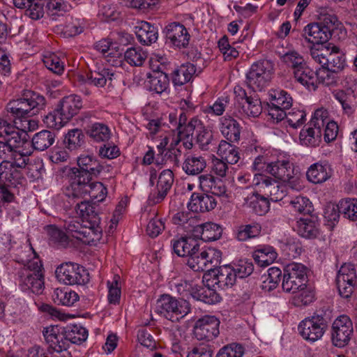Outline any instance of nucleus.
Returning <instances> with one entry per match:
<instances>
[{
  "label": "nucleus",
  "mask_w": 357,
  "mask_h": 357,
  "mask_svg": "<svg viewBox=\"0 0 357 357\" xmlns=\"http://www.w3.org/2000/svg\"><path fill=\"white\" fill-rule=\"evenodd\" d=\"M77 220L66 221L63 228L69 235L84 244H89V202L83 201L77 204Z\"/></svg>",
  "instance_id": "20e7f679"
},
{
  "label": "nucleus",
  "mask_w": 357,
  "mask_h": 357,
  "mask_svg": "<svg viewBox=\"0 0 357 357\" xmlns=\"http://www.w3.org/2000/svg\"><path fill=\"white\" fill-rule=\"evenodd\" d=\"M328 120V111L318 109L306 128L301 130L299 135L301 144L307 146L316 147L321 142L322 128Z\"/></svg>",
  "instance_id": "0eeeda50"
},
{
  "label": "nucleus",
  "mask_w": 357,
  "mask_h": 357,
  "mask_svg": "<svg viewBox=\"0 0 357 357\" xmlns=\"http://www.w3.org/2000/svg\"><path fill=\"white\" fill-rule=\"evenodd\" d=\"M335 97L341 104L344 112L347 114H353L355 105L353 103L354 96L351 94H347L343 91H340L335 93Z\"/></svg>",
  "instance_id": "0e129e2a"
},
{
  "label": "nucleus",
  "mask_w": 357,
  "mask_h": 357,
  "mask_svg": "<svg viewBox=\"0 0 357 357\" xmlns=\"http://www.w3.org/2000/svg\"><path fill=\"white\" fill-rule=\"evenodd\" d=\"M174 252L179 257H192V252L198 248V241L192 237L181 236L171 241Z\"/></svg>",
  "instance_id": "a878e982"
},
{
  "label": "nucleus",
  "mask_w": 357,
  "mask_h": 357,
  "mask_svg": "<svg viewBox=\"0 0 357 357\" xmlns=\"http://www.w3.org/2000/svg\"><path fill=\"white\" fill-rule=\"evenodd\" d=\"M340 211L348 219L357 220V199L347 198L339 202Z\"/></svg>",
  "instance_id": "5fc2aeb1"
},
{
  "label": "nucleus",
  "mask_w": 357,
  "mask_h": 357,
  "mask_svg": "<svg viewBox=\"0 0 357 357\" xmlns=\"http://www.w3.org/2000/svg\"><path fill=\"white\" fill-rule=\"evenodd\" d=\"M196 73V67L191 63H185L175 69L172 74L174 85L182 86L189 82Z\"/></svg>",
  "instance_id": "4c0bfd02"
},
{
  "label": "nucleus",
  "mask_w": 357,
  "mask_h": 357,
  "mask_svg": "<svg viewBox=\"0 0 357 357\" xmlns=\"http://www.w3.org/2000/svg\"><path fill=\"white\" fill-rule=\"evenodd\" d=\"M36 125L34 121L24 120L22 128H19L15 132L11 133L8 138H5L6 141L11 145V146L16 151H20V153H27V157L31 154L29 151H24V146L28 143V134L27 130H31V124Z\"/></svg>",
  "instance_id": "4be33fe9"
},
{
  "label": "nucleus",
  "mask_w": 357,
  "mask_h": 357,
  "mask_svg": "<svg viewBox=\"0 0 357 357\" xmlns=\"http://www.w3.org/2000/svg\"><path fill=\"white\" fill-rule=\"evenodd\" d=\"M206 166V160L202 156L188 155L183 164V169L188 175H198Z\"/></svg>",
  "instance_id": "a19ab883"
},
{
  "label": "nucleus",
  "mask_w": 357,
  "mask_h": 357,
  "mask_svg": "<svg viewBox=\"0 0 357 357\" xmlns=\"http://www.w3.org/2000/svg\"><path fill=\"white\" fill-rule=\"evenodd\" d=\"M114 74L109 69H101V71H91V83L98 87L104 86L107 80H112Z\"/></svg>",
  "instance_id": "69168bd1"
},
{
  "label": "nucleus",
  "mask_w": 357,
  "mask_h": 357,
  "mask_svg": "<svg viewBox=\"0 0 357 357\" xmlns=\"http://www.w3.org/2000/svg\"><path fill=\"white\" fill-rule=\"evenodd\" d=\"M46 8L48 15L56 20L57 17L63 16L68 13L72 6L64 0H49Z\"/></svg>",
  "instance_id": "de8ad7c7"
},
{
  "label": "nucleus",
  "mask_w": 357,
  "mask_h": 357,
  "mask_svg": "<svg viewBox=\"0 0 357 357\" xmlns=\"http://www.w3.org/2000/svg\"><path fill=\"white\" fill-rule=\"evenodd\" d=\"M222 253L215 248L200 249L199 245L192 257L188 258L187 264L195 271L215 272L221 261Z\"/></svg>",
  "instance_id": "6e6552de"
},
{
  "label": "nucleus",
  "mask_w": 357,
  "mask_h": 357,
  "mask_svg": "<svg viewBox=\"0 0 357 357\" xmlns=\"http://www.w3.org/2000/svg\"><path fill=\"white\" fill-rule=\"evenodd\" d=\"M327 59L326 68L328 70L339 72L345 66V57L340 49L335 45L331 46Z\"/></svg>",
  "instance_id": "c03bdc74"
},
{
  "label": "nucleus",
  "mask_w": 357,
  "mask_h": 357,
  "mask_svg": "<svg viewBox=\"0 0 357 357\" xmlns=\"http://www.w3.org/2000/svg\"><path fill=\"white\" fill-rule=\"evenodd\" d=\"M14 162L2 161L0 163V182L4 184L16 185L22 174Z\"/></svg>",
  "instance_id": "2f4dec72"
},
{
  "label": "nucleus",
  "mask_w": 357,
  "mask_h": 357,
  "mask_svg": "<svg viewBox=\"0 0 357 357\" xmlns=\"http://www.w3.org/2000/svg\"><path fill=\"white\" fill-rule=\"evenodd\" d=\"M149 89L157 93H162L168 89L169 79L168 75L160 70L153 71L148 75Z\"/></svg>",
  "instance_id": "c9c22d12"
},
{
  "label": "nucleus",
  "mask_w": 357,
  "mask_h": 357,
  "mask_svg": "<svg viewBox=\"0 0 357 357\" xmlns=\"http://www.w3.org/2000/svg\"><path fill=\"white\" fill-rule=\"evenodd\" d=\"M45 66L50 70L56 75H61L64 71V64L60 58L54 54L45 56L43 59Z\"/></svg>",
  "instance_id": "680f3d73"
},
{
  "label": "nucleus",
  "mask_w": 357,
  "mask_h": 357,
  "mask_svg": "<svg viewBox=\"0 0 357 357\" xmlns=\"http://www.w3.org/2000/svg\"><path fill=\"white\" fill-rule=\"evenodd\" d=\"M307 267L300 263H291L284 269L282 289L288 293L295 294L306 287Z\"/></svg>",
  "instance_id": "9b49d317"
},
{
  "label": "nucleus",
  "mask_w": 357,
  "mask_h": 357,
  "mask_svg": "<svg viewBox=\"0 0 357 357\" xmlns=\"http://www.w3.org/2000/svg\"><path fill=\"white\" fill-rule=\"evenodd\" d=\"M52 301L56 305L71 307L79 301V295L73 290L67 288H56L54 290Z\"/></svg>",
  "instance_id": "f704fd0d"
},
{
  "label": "nucleus",
  "mask_w": 357,
  "mask_h": 357,
  "mask_svg": "<svg viewBox=\"0 0 357 357\" xmlns=\"http://www.w3.org/2000/svg\"><path fill=\"white\" fill-rule=\"evenodd\" d=\"M234 93L239 99L245 100L242 103V109L247 116L257 117L261 113V102L257 94L248 96L245 91L239 86L234 88Z\"/></svg>",
  "instance_id": "412c9836"
},
{
  "label": "nucleus",
  "mask_w": 357,
  "mask_h": 357,
  "mask_svg": "<svg viewBox=\"0 0 357 357\" xmlns=\"http://www.w3.org/2000/svg\"><path fill=\"white\" fill-rule=\"evenodd\" d=\"M112 136L109 128L102 123H94L91 126V140L96 143H106Z\"/></svg>",
  "instance_id": "a18cd8bd"
},
{
  "label": "nucleus",
  "mask_w": 357,
  "mask_h": 357,
  "mask_svg": "<svg viewBox=\"0 0 357 357\" xmlns=\"http://www.w3.org/2000/svg\"><path fill=\"white\" fill-rule=\"evenodd\" d=\"M331 43L328 45H313L310 48V55L314 62L318 63L321 65V68H326V63H328V56L331 49Z\"/></svg>",
  "instance_id": "8fccbe9b"
},
{
  "label": "nucleus",
  "mask_w": 357,
  "mask_h": 357,
  "mask_svg": "<svg viewBox=\"0 0 357 357\" xmlns=\"http://www.w3.org/2000/svg\"><path fill=\"white\" fill-rule=\"evenodd\" d=\"M332 175V169L327 162L314 163L306 172L307 180L312 183H321L327 181Z\"/></svg>",
  "instance_id": "c756f323"
},
{
  "label": "nucleus",
  "mask_w": 357,
  "mask_h": 357,
  "mask_svg": "<svg viewBox=\"0 0 357 357\" xmlns=\"http://www.w3.org/2000/svg\"><path fill=\"white\" fill-rule=\"evenodd\" d=\"M57 331L54 328L50 331H43V335L46 342L52 349L50 351L49 357H72L67 350L68 344L62 340L61 336L56 337Z\"/></svg>",
  "instance_id": "aec40b11"
},
{
  "label": "nucleus",
  "mask_w": 357,
  "mask_h": 357,
  "mask_svg": "<svg viewBox=\"0 0 357 357\" xmlns=\"http://www.w3.org/2000/svg\"><path fill=\"white\" fill-rule=\"evenodd\" d=\"M266 172L275 178L287 183L291 189L299 190L302 188L299 177L294 172V165L288 160H278L268 163L266 167Z\"/></svg>",
  "instance_id": "f8f14e48"
},
{
  "label": "nucleus",
  "mask_w": 357,
  "mask_h": 357,
  "mask_svg": "<svg viewBox=\"0 0 357 357\" xmlns=\"http://www.w3.org/2000/svg\"><path fill=\"white\" fill-rule=\"evenodd\" d=\"M56 134L47 130H43L36 133L32 138V145L34 149L45 151L55 142Z\"/></svg>",
  "instance_id": "58836bf2"
},
{
  "label": "nucleus",
  "mask_w": 357,
  "mask_h": 357,
  "mask_svg": "<svg viewBox=\"0 0 357 357\" xmlns=\"http://www.w3.org/2000/svg\"><path fill=\"white\" fill-rule=\"evenodd\" d=\"M283 61L292 69V73L296 71V69H301L306 64L303 57L295 51H291L284 54Z\"/></svg>",
  "instance_id": "4d7b16f0"
},
{
  "label": "nucleus",
  "mask_w": 357,
  "mask_h": 357,
  "mask_svg": "<svg viewBox=\"0 0 357 357\" xmlns=\"http://www.w3.org/2000/svg\"><path fill=\"white\" fill-rule=\"evenodd\" d=\"M261 232V226L257 223L241 225L237 229L236 238L239 241H245L257 237Z\"/></svg>",
  "instance_id": "3c124183"
},
{
  "label": "nucleus",
  "mask_w": 357,
  "mask_h": 357,
  "mask_svg": "<svg viewBox=\"0 0 357 357\" xmlns=\"http://www.w3.org/2000/svg\"><path fill=\"white\" fill-rule=\"evenodd\" d=\"M147 58V53L140 47L128 48L124 52L125 61L132 66H142Z\"/></svg>",
  "instance_id": "49530a36"
},
{
  "label": "nucleus",
  "mask_w": 357,
  "mask_h": 357,
  "mask_svg": "<svg viewBox=\"0 0 357 357\" xmlns=\"http://www.w3.org/2000/svg\"><path fill=\"white\" fill-rule=\"evenodd\" d=\"M107 190L100 182H91V246L96 245L102 239V227L98 211H95L94 206L105 200Z\"/></svg>",
  "instance_id": "423d86ee"
},
{
  "label": "nucleus",
  "mask_w": 357,
  "mask_h": 357,
  "mask_svg": "<svg viewBox=\"0 0 357 357\" xmlns=\"http://www.w3.org/2000/svg\"><path fill=\"white\" fill-rule=\"evenodd\" d=\"M303 37L314 45H321L326 43L331 37L319 24L310 23L305 26L302 33Z\"/></svg>",
  "instance_id": "393cba45"
},
{
  "label": "nucleus",
  "mask_w": 357,
  "mask_h": 357,
  "mask_svg": "<svg viewBox=\"0 0 357 357\" xmlns=\"http://www.w3.org/2000/svg\"><path fill=\"white\" fill-rule=\"evenodd\" d=\"M199 186L203 192L218 197L226 193V187L220 179L215 178L211 174H202L199 177Z\"/></svg>",
  "instance_id": "c85d7f7f"
},
{
  "label": "nucleus",
  "mask_w": 357,
  "mask_h": 357,
  "mask_svg": "<svg viewBox=\"0 0 357 357\" xmlns=\"http://www.w3.org/2000/svg\"><path fill=\"white\" fill-rule=\"evenodd\" d=\"M252 183L260 192L272 202L280 201L286 196L285 186L267 175L255 174Z\"/></svg>",
  "instance_id": "ddd939ff"
},
{
  "label": "nucleus",
  "mask_w": 357,
  "mask_h": 357,
  "mask_svg": "<svg viewBox=\"0 0 357 357\" xmlns=\"http://www.w3.org/2000/svg\"><path fill=\"white\" fill-rule=\"evenodd\" d=\"M10 257L23 264L17 272V280L23 291L42 294L45 288L43 265L38 256L29 244H16Z\"/></svg>",
  "instance_id": "f257e3e1"
},
{
  "label": "nucleus",
  "mask_w": 357,
  "mask_h": 357,
  "mask_svg": "<svg viewBox=\"0 0 357 357\" xmlns=\"http://www.w3.org/2000/svg\"><path fill=\"white\" fill-rule=\"evenodd\" d=\"M219 325L220 321L215 317L206 316L196 321L194 335L199 340H212L220 333Z\"/></svg>",
  "instance_id": "f3484780"
},
{
  "label": "nucleus",
  "mask_w": 357,
  "mask_h": 357,
  "mask_svg": "<svg viewBox=\"0 0 357 357\" xmlns=\"http://www.w3.org/2000/svg\"><path fill=\"white\" fill-rule=\"evenodd\" d=\"M337 72L328 70L326 68H319L317 70V84L321 82L326 86H332L337 83Z\"/></svg>",
  "instance_id": "774afa93"
},
{
  "label": "nucleus",
  "mask_w": 357,
  "mask_h": 357,
  "mask_svg": "<svg viewBox=\"0 0 357 357\" xmlns=\"http://www.w3.org/2000/svg\"><path fill=\"white\" fill-rule=\"evenodd\" d=\"M220 130L222 135L231 142L240 139V124L231 116H223L220 119Z\"/></svg>",
  "instance_id": "7c9ffc66"
},
{
  "label": "nucleus",
  "mask_w": 357,
  "mask_h": 357,
  "mask_svg": "<svg viewBox=\"0 0 357 357\" xmlns=\"http://www.w3.org/2000/svg\"><path fill=\"white\" fill-rule=\"evenodd\" d=\"M273 72L272 62L268 60L254 63L246 75V83L253 91H261L269 83Z\"/></svg>",
  "instance_id": "9d476101"
},
{
  "label": "nucleus",
  "mask_w": 357,
  "mask_h": 357,
  "mask_svg": "<svg viewBox=\"0 0 357 357\" xmlns=\"http://www.w3.org/2000/svg\"><path fill=\"white\" fill-rule=\"evenodd\" d=\"M61 113V111H60V109L56 106V108L54 109V111L50 112L45 116L43 121L45 125L48 128L56 130H59L63 127L68 122V120L64 119Z\"/></svg>",
  "instance_id": "603ef678"
},
{
  "label": "nucleus",
  "mask_w": 357,
  "mask_h": 357,
  "mask_svg": "<svg viewBox=\"0 0 357 357\" xmlns=\"http://www.w3.org/2000/svg\"><path fill=\"white\" fill-rule=\"evenodd\" d=\"M236 280L235 273L232 271L231 266L220 267L218 269L215 270L213 282L218 288L222 289L230 288L234 285Z\"/></svg>",
  "instance_id": "473e14b6"
},
{
  "label": "nucleus",
  "mask_w": 357,
  "mask_h": 357,
  "mask_svg": "<svg viewBox=\"0 0 357 357\" xmlns=\"http://www.w3.org/2000/svg\"><path fill=\"white\" fill-rule=\"evenodd\" d=\"M213 139V135L212 131L204 127L200 123V126L198 127L196 135V142L199 144V148L202 150H208Z\"/></svg>",
  "instance_id": "13d9d810"
},
{
  "label": "nucleus",
  "mask_w": 357,
  "mask_h": 357,
  "mask_svg": "<svg viewBox=\"0 0 357 357\" xmlns=\"http://www.w3.org/2000/svg\"><path fill=\"white\" fill-rule=\"evenodd\" d=\"M218 47L222 53L225 61H231L238 56V51L236 47L229 44L228 38L226 36H224L219 40Z\"/></svg>",
  "instance_id": "bf43d9fd"
},
{
  "label": "nucleus",
  "mask_w": 357,
  "mask_h": 357,
  "mask_svg": "<svg viewBox=\"0 0 357 357\" xmlns=\"http://www.w3.org/2000/svg\"><path fill=\"white\" fill-rule=\"evenodd\" d=\"M0 158L3 161H13L20 168H24L29 160L27 153H22L20 151H16L6 139L0 141Z\"/></svg>",
  "instance_id": "bb28decb"
},
{
  "label": "nucleus",
  "mask_w": 357,
  "mask_h": 357,
  "mask_svg": "<svg viewBox=\"0 0 357 357\" xmlns=\"http://www.w3.org/2000/svg\"><path fill=\"white\" fill-rule=\"evenodd\" d=\"M85 135L82 130L75 128L69 130L66 134L63 139L65 147L70 151H75L85 144Z\"/></svg>",
  "instance_id": "79ce46f5"
},
{
  "label": "nucleus",
  "mask_w": 357,
  "mask_h": 357,
  "mask_svg": "<svg viewBox=\"0 0 357 357\" xmlns=\"http://www.w3.org/2000/svg\"><path fill=\"white\" fill-rule=\"evenodd\" d=\"M135 29L136 36L142 45H150L157 41L158 29L151 23L145 21L139 22Z\"/></svg>",
  "instance_id": "cd10ccee"
},
{
  "label": "nucleus",
  "mask_w": 357,
  "mask_h": 357,
  "mask_svg": "<svg viewBox=\"0 0 357 357\" xmlns=\"http://www.w3.org/2000/svg\"><path fill=\"white\" fill-rule=\"evenodd\" d=\"M165 33L167 43L175 47H185L189 43L190 35L185 27L178 22H172L167 25Z\"/></svg>",
  "instance_id": "6ab92c4d"
},
{
  "label": "nucleus",
  "mask_w": 357,
  "mask_h": 357,
  "mask_svg": "<svg viewBox=\"0 0 357 357\" xmlns=\"http://www.w3.org/2000/svg\"><path fill=\"white\" fill-rule=\"evenodd\" d=\"M77 167L70 168L67 176L75 197L85 196L89 190V155L82 154L77 158Z\"/></svg>",
  "instance_id": "7ed1b4c3"
},
{
  "label": "nucleus",
  "mask_w": 357,
  "mask_h": 357,
  "mask_svg": "<svg viewBox=\"0 0 357 357\" xmlns=\"http://www.w3.org/2000/svg\"><path fill=\"white\" fill-rule=\"evenodd\" d=\"M244 352L245 349L241 344L231 343L221 348L217 357H242Z\"/></svg>",
  "instance_id": "052dcab7"
},
{
  "label": "nucleus",
  "mask_w": 357,
  "mask_h": 357,
  "mask_svg": "<svg viewBox=\"0 0 357 357\" xmlns=\"http://www.w3.org/2000/svg\"><path fill=\"white\" fill-rule=\"evenodd\" d=\"M328 324V319L326 315L315 314L302 321L298 326V331L304 339L314 342L323 336Z\"/></svg>",
  "instance_id": "4468645a"
},
{
  "label": "nucleus",
  "mask_w": 357,
  "mask_h": 357,
  "mask_svg": "<svg viewBox=\"0 0 357 357\" xmlns=\"http://www.w3.org/2000/svg\"><path fill=\"white\" fill-rule=\"evenodd\" d=\"M295 79L309 90L314 91L317 87V71L312 70L306 65L301 69H296L294 74Z\"/></svg>",
  "instance_id": "e433bc0d"
},
{
  "label": "nucleus",
  "mask_w": 357,
  "mask_h": 357,
  "mask_svg": "<svg viewBox=\"0 0 357 357\" xmlns=\"http://www.w3.org/2000/svg\"><path fill=\"white\" fill-rule=\"evenodd\" d=\"M45 105L46 100L43 96L33 91H27L21 98L10 100L7 104L6 109L13 118L27 120L28 117L43 109Z\"/></svg>",
  "instance_id": "f03ea898"
},
{
  "label": "nucleus",
  "mask_w": 357,
  "mask_h": 357,
  "mask_svg": "<svg viewBox=\"0 0 357 357\" xmlns=\"http://www.w3.org/2000/svg\"><path fill=\"white\" fill-rule=\"evenodd\" d=\"M254 259L261 266H268L277 258V253L272 247L258 249L253 254Z\"/></svg>",
  "instance_id": "09e8293b"
},
{
  "label": "nucleus",
  "mask_w": 357,
  "mask_h": 357,
  "mask_svg": "<svg viewBox=\"0 0 357 357\" xmlns=\"http://www.w3.org/2000/svg\"><path fill=\"white\" fill-rule=\"evenodd\" d=\"M282 271L278 267H271L268 270V275L263 282L262 289L266 291H271L278 286L280 281Z\"/></svg>",
  "instance_id": "6e6d98bb"
},
{
  "label": "nucleus",
  "mask_w": 357,
  "mask_h": 357,
  "mask_svg": "<svg viewBox=\"0 0 357 357\" xmlns=\"http://www.w3.org/2000/svg\"><path fill=\"white\" fill-rule=\"evenodd\" d=\"M56 280L65 285H84L89 281V273L77 263L65 262L55 271Z\"/></svg>",
  "instance_id": "1a4fd4ad"
},
{
  "label": "nucleus",
  "mask_w": 357,
  "mask_h": 357,
  "mask_svg": "<svg viewBox=\"0 0 357 357\" xmlns=\"http://www.w3.org/2000/svg\"><path fill=\"white\" fill-rule=\"evenodd\" d=\"M353 333V325L349 317L342 315L337 318L332 326L331 339L333 344L337 347H344L350 341Z\"/></svg>",
  "instance_id": "2eb2a0df"
},
{
  "label": "nucleus",
  "mask_w": 357,
  "mask_h": 357,
  "mask_svg": "<svg viewBox=\"0 0 357 357\" xmlns=\"http://www.w3.org/2000/svg\"><path fill=\"white\" fill-rule=\"evenodd\" d=\"M232 271L235 273L236 278H245L250 275L254 271L253 263L248 259H240L236 263L231 266Z\"/></svg>",
  "instance_id": "864d4df0"
},
{
  "label": "nucleus",
  "mask_w": 357,
  "mask_h": 357,
  "mask_svg": "<svg viewBox=\"0 0 357 357\" xmlns=\"http://www.w3.org/2000/svg\"><path fill=\"white\" fill-rule=\"evenodd\" d=\"M153 215L154 217L151 218L147 225L146 233L150 237L155 238L164 230L165 224L160 218H157L156 212H153Z\"/></svg>",
  "instance_id": "338daca9"
},
{
  "label": "nucleus",
  "mask_w": 357,
  "mask_h": 357,
  "mask_svg": "<svg viewBox=\"0 0 357 357\" xmlns=\"http://www.w3.org/2000/svg\"><path fill=\"white\" fill-rule=\"evenodd\" d=\"M218 154L229 164H236L240 157L237 148L229 142L221 140L218 149Z\"/></svg>",
  "instance_id": "37998d69"
},
{
  "label": "nucleus",
  "mask_w": 357,
  "mask_h": 357,
  "mask_svg": "<svg viewBox=\"0 0 357 357\" xmlns=\"http://www.w3.org/2000/svg\"><path fill=\"white\" fill-rule=\"evenodd\" d=\"M51 328L57 331L56 337L61 336V339L73 344H80L87 340L89 332L88 330L79 324H69L63 328L61 331L58 326H50L44 328L43 331H50Z\"/></svg>",
  "instance_id": "a211bd4d"
},
{
  "label": "nucleus",
  "mask_w": 357,
  "mask_h": 357,
  "mask_svg": "<svg viewBox=\"0 0 357 357\" xmlns=\"http://www.w3.org/2000/svg\"><path fill=\"white\" fill-rule=\"evenodd\" d=\"M57 107L61 111V116L66 120L72 119L77 115L82 107V100L80 96L71 94L63 97L57 105Z\"/></svg>",
  "instance_id": "b1692460"
},
{
  "label": "nucleus",
  "mask_w": 357,
  "mask_h": 357,
  "mask_svg": "<svg viewBox=\"0 0 357 357\" xmlns=\"http://www.w3.org/2000/svg\"><path fill=\"white\" fill-rule=\"evenodd\" d=\"M356 271L354 264H344L337 272L336 284L340 295L345 298H349L355 287Z\"/></svg>",
  "instance_id": "dca6fc26"
},
{
  "label": "nucleus",
  "mask_w": 357,
  "mask_h": 357,
  "mask_svg": "<svg viewBox=\"0 0 357 357\" xmlns=\"http://www.w3.org/2000/svg\"><path fill=\"white\" fill-rule=\"evenodd\" d=\"M190 303L185 299H176L163 294L156 303V312L172 322L178 321L190 312Z\"/></svg>",
  "instance_id": "39448f33"
},
{
  "label": "nucleus",
  "mask_w": 357,
  "mask_h": 357,
  "mask_svg": "<svg viewBox=\"0 0 357 357\" xmlns=\"http://www.w3.org/2000/svg\"><path fill=\"white\" fill-rule=\"evenodd\" d=\"M294 296L293 303L296 306L307 305L314 299V292L306 287L298 289Z\"/></svg>",
  "instance_id": "e2e57ef3"
},
{
  "label": "nucleus",
  "mask_w": 357,
  "mask_h": 357,
  "mask_svg": "<svg viewBox=\"0 0 357 357\" xmlns=\"http://www.w3.org/2000/svg\"><path fill=\"white\" fill-rule=\"evenodd\" d=\"M217 202L213 195L207 193L192 194L188 204V208L192 212H208L215 208Z\"/></svg>",
  "instance_id": "5701e85b"
},
{
  "label": "nucleus",
  "mask_w": 357,
  "mask_h": 357,
  "mask_svg": "<svg viewBox=\"0 0 357 357\" xmlns=\"http://www.w3.org/2000/svg\"><path fill=\"white\" fill-rule=\"evenodd\" d=\"M245 202L248 207L259 215L266 214L270 208L269 199L257 192L249 195Z\"/></svg>",
  "instance_id": "72a5a7b5"
},
{
  "label": "nucleus",
  "mask_w": 357,
  "mask_h": 357,
  "mask_svg": "<svg viewBox=\"0 0 357 357\" xmlns=\"http://www.w3.org/2000/svg\"><path fill=\"white\" fill-rule=\"evenodd\" d=\"M297 231L305 238H315L319 234V229L315 221L310 218H300L297 221Z\"/></svg>",
  "instance_id": "ea45409f"
}]
</instances>
